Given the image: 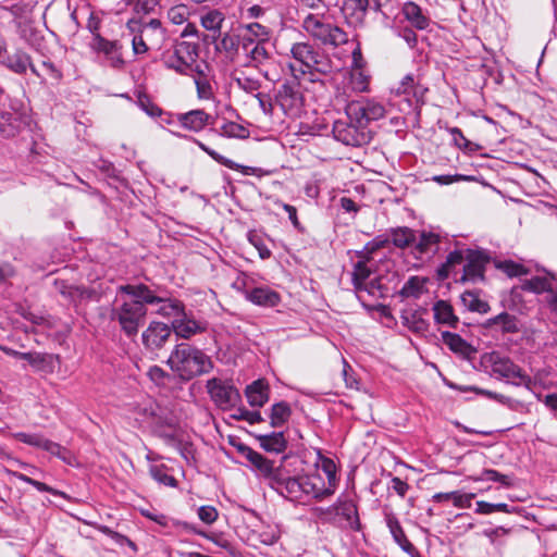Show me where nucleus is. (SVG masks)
<instances>
[{
  "instance_id": "nucleus-1",
  "label": "nucleus",
  "mask_w": 557,
  "mask_h": 557,
  "mask_svg": "<svg viewBox=\"0 0 557 557\" xmlns=\"http://www.w3.org/2000/svg\"><path fill=\"white\" fill-rule=\"evenodd\" d=\"M117 295H126L129 298L123 299L112 308L111 320L119 323L121 331L128 338H135L145 324L147 305H158L165 300L158 292L143 283L120 285Z\"/></svg>"
},
{
  "instance_id": "nucleus-2",
  "label": "nucleus",
  "mask_w": 557,
  "mask_h": 557,
  "mask_svg": "<svg viewBox=\"0 0 557 557\" xmlns=\"http://www.w3.org/2000/svg\"><path fill=\"white\" fill-rule=\"evenodd\" d=\"M341 10L348 25L372 33L393 28L400 12L396 0H344Z\"/></svg>"
},
{
  "instance_id": "nucleus-3",
  "label": "nucleus",
  "mask_w": 557,
  "mask_h": 557,
  "mask_svg": "<svg viewBox=\"0 0 557 557\" xmlns=\"http://www.w3.org/2000/svg\"><path fill=\"white\" fill-rule=\"evenodd\" d=\"M289 51L292 58L299 63V65L288 64L292 76H299L307 79L309 84L324 87L322 76L331 74L333 70L331 58L308 41L292 44Z\"/></svg>"
},
{
  "instance_id": "nucleus-4",
  "label": "nucleus",
  "mask_w": 557,
  "mask_h": 557,
  "mask_svg": "<svg viewBox=\"0 0 557 557\" xmlns=\"http://www.w3.org/2000/svg\"><path fill=\"white\" fill-rule=\"evenodd\" d=\"M270 486L293 502H300L308 496L321 500L333 494L332 490L325 487L324 481L319 474L287 476L282 469Z\"/></svg>"
},
{
  "instance_id": "nucleus-5",
  "label": "nucleus",
  "mask_w": 557,
  "mask_h": 557,
  "mask_svg": "<svg viewBox=\"0 0 557 557\" xmlns=\"http://www.w3.org/2000/svg\"><path fill=\"white\" fill-rule=\"evenodd\" d=\"M166 364L181 380L189 381L196 376L209 373L213 362L201 349L188 343L175 345Z\"/></svg>"
},
{
  "instance_id": "nucleus-6",
  "label": "nucleus",
  "mask_w": 557,
  "mask_h": 557,
  "mask_svg": "<svg viewBox=\"0 0 557 557\" xmlns=\"http://www.w3.org/2000/svg\"><path fill=\"white\" fill-rule=\"evenodd\" d=\"M480 366L485 370L490 369L491 375H495L497 379H505L515 386L522 385L529 391L533 388L534 383L531 376L520 366L515 363L510 357L498 350L482 354Z\"/></svg>"
},
{
  "instance_id": "nucleus-7",
  "label": "nucleus",
  "mask_w": 557,
  "mask_h": 557,
  "mask_svg": "<svg viewBox=\"0 0 557 557\" xmlns=\"http://www.w3.org/2000/svg\"><path fill=\"white\" fill-rule=\"evenodd\" d=\"M242 48L246 53L245 66L256 69L269 82L277 81V61L267 41L243 37Z\"/></svg>"
},
{
  "instance_id": "nucleus-8",
  "label": "nucleus",
  "mask_w": 557,
  "mask_h": 557,
  "mask_svg": "<svg viewBox=\"0 0 557 557\" xmlns=\"http://www.w3.org/2000/svg\"><path fill=\"white\" fill-rule=\"evenodd\" d=\"M302 28L324 46L336 48L348 41L347 33L337 25L326 22L323 15L308 14L302 21Z\"/></svg>"
},
{
  "instance_id": "nucleus-9",
  "label": "nucleus",
  "mask_w": 557,
  "mask_h": 557,
  "mask_svg": "<svg viewBox=\"0 0 557 557\" xmlns=\"http://www.w3.org/2000/svg\"><path fill=\"white\" fill-rule=\"evenodd\" d=\"M308 84L307 79L290 75L281 85L275 96V101L285 114L296 116L300 113L305 106L304 91L308 89Z\"/></svg>"
},
{
  "instance_id": "nucleus-10",
  "label": "nucleus",
  "mask_w": 557,
  "mask_h": 557,
  "mask_svg": "<svg viewBox=\"0 0 557 557\" xmlns=\"http://www.w3.org/2000/svg\"><path fill=\"white\" fill-rule=\"evenodd\" d=\"M198 57L197 40H176L173 45V54L165 60V66L180 75H188Z\"/></svg>"
},
{
  "instance_id": "nucleus-11",
  "label": "nucleus",
  "mask_w": 557,
  "mask_h": 557,
  "mask_svg": "<svg viewBox=\"0 0 557 557\" xmlns=\"http://www.w3.org/2000/svg\"><path fill=\"white\" fill-rule=\"evenodd\" d=\"M206 388L211 400L222 410L235 408L242 397L231 381L212 377L207 381Z\"/></svg>"
},
{
  "instance_id": "nucleus-12",
  "label": "nucleus",
  "mask_w": 557,
  "mask_h": 557,
  "mask_svg": "<svg viewBox=\"0 0 557 557\" xmlns=\"http://www.w3.org/2000/svg\"><path fill=\"white\" fill-rule=\"evenodd\" d=\"M460 283H484L486 281V267L491 262V256L485 250L466 249V261Z\"/></svg>"
},
{
  "instance_id": "nucleus-13",
  "label": "nucleus",
  "mask_w": 557,
  "mask_h": 557,
  "mask_svg": "<svg viewBox=\"0 0 557 557\" xmlns=\"http://www.w3.org/2000/svg\"><path fill=\"white\" fill-rule=\"evenodd\" d=\"M385 113L384 106L371 99L352 101L346 106L348 120L363 125L366 128L370 122L384 117Z\"/></svg>"
},
{
  "instance_id": "nucleus-14",
  "label": "nucleus",
  "mask_w": 557,
  "mask_h": 557,
  "mask_svg": "<svg viewBox=\"0 0 557 557\" xmlns=\"http://www.w3.org/2000/svg\"><path fill=\"white\" fill-rule=\"evenodd\" d=\"M334 138L346 146L361 147L371 140L370 132L356 122L335 121L332 128Z\"/></svg>"
},
{
  "instance_id": "nucleus-15",
  "label": "nucleus",
  "mask_w": 557,
  "mask_h": 557,
  "mask_svg": "<svg viewBox=\"0 0 557 557\" xmlns=\"http://www.w3.org/2000/svg\"><path fill=\"white\" fill-rule=\"evenodd\" d=\"M172 334V326L159 321H151L141 333L144 347L149 351L161 349Z\"/></svg>"
},
{
  "instance_id": "nucleus-16",
  "label": "nucleus",
  "mask_w": 557,
  "mask_h": 557,
  "mask_svg": "<svg viewBox=\"0 0 557 557\" xmlns=\"http://www.w3.org/2000/svg\"><path fill=\"white\" fill-rule=\"evenodd\" d=\"M330 513L344 520L346 525L352 531H361L362 525L360 522L357 504L352 499L344 498L338 499L336 504L327 509Z\"/></svg>"
},
{
  "instance_id": "nucleus-17",
  "label": "nucleus",
  "mask_w": 557,
  "mask_h": 557,
  "mask_svg": "<svg viewBox=\"0 0 557 557\" xmlns=\"http://www.w3.org/2000/svg\"><path fill=\"white\" fill-rule=\"evenodd\" d=\"M29 64L30 57L22 50H16L12 55L8 54L7 41L0 34V65L16 74H25Z\"/></svg>"
},
{
  "instance_id": "nucleus-18",
  "label": "nucleus",
  "mask_w": 557,
  "mask_h": 557,
  "mask_svg": "<svg viewBox=\"0 0 557 557\" xmlns=\"http://www.w3.org/2000/svg\"><path fill=\"white\" fill-rule=\"evenodd\" d=\"M92 47L107 57L112 67L121 69L124 66L125 61L122 58L123 47L117 40H108L99 34H96Z\"/></svg>"
},
{
  "instance_id": "nucleus-19",
  "label": "nucleus",
  "mask_w": 557,
  "mask_h": 557,
  "mask_svg": "<svg viewBox=\"0 0 557 557\" xmlns=\"http://www.w3.org/2000/svg\"><path fill=\"white\" fill-rule=\"evenodd\" d=\"M171 326L172 332L184 339H189L207 330L206 322L195 320L191 315L187 314L186 311L180 318L173 319Z\"/></svg>"
},
{
  "instance_id": "nucleus-20",
  "label": "nucleus",
  "mask_w": 557,
  "mask_h": 557,
  "mask_svg": "<svg viewBox=\"0 0 557 557\" xmlns=\"http://www.w3.org/2000/svg\"><path fill=\"white\" fill-rule=\"evenodd\" d=\"M385 520L395 543L410 557H420L418 548L406 536L397 517L389 512L385 515Z\"/></svg>"
},
{
  "instance_id": "nucleus-21",
  "label": "nucleus",
  "mask_w": 557,
  "mask_h": 557,
  "mask_svg": "<svg viewBox=\"0 0 557 557\" xmlns=\"http://www.w3.org/2000/svg\"><path fill=\"white\" fill-rule=\"evenodd\" d=\"M176 121L184 129L198 133L212 123V116L205 110L197 109L177 114Z\"/></svg>"
},
{
  "instance_id": "nucleus-22",
  "label": "nucleus",
  "mask_w": 557,
  "mask_h": 557,
  "mask_svg": "<svg viewBox=\"0 0 557 557\" xmlns=\"http://www.w3.org/2000/svg\"><path fill=\"white\" fill-rule=\"evenodd\" d=\"M442 339L453 352L468 361L473 360L478 352L476 348L465 341L459 334L446 331L442 333Z\"/></svg>"
},
{
  "instance_id": "nucleus-23",
  "label": "nucleus",
  "mask_w": 557,
  "mask_h": 557,
  "mask_svg": "<svg viewBox=\"0 0 557 557\" xmlns=\"http://www.w3.org/2000/svg\"><path fill=\"white\" fill-rule=\"evenodd\" d=\"M245 296L253 305L269 308L278 306L282 300L281 295L270 287H255L246 290Z\"/></svg>"
},
{
  "instance_id": "nucleus-24",
  "label": "nucleus",
  "mask_w": 557,
  "mask_h": 557,
  "mask_svg": "<svg viewBox=\"0 0 557 557\" xmlns=\"http://www.w3.org/2000/svg\"><path fill=\"white\" fill-rule=\"evenodd\" d=\"M497 326L504 334H516L520 331L519 320L517 317L506 311H503L499 314L487 319L483 323V327L486 330H493Z\"/></svg>"
},
{
  "instance_id": "nucleus-25",
  "label": "nucleus",
  "mask_w": 557,
  "mask_h": 557,
  "mask_svg": "<svg viewBox=\"0 0 557 557\" xmlns=\"http://www.w3.org/2000/svg\"><path fill=\"white\" fill-rule=\"evenodd\" d=\"M240 45L242 41L238 36L226 32L218 38L214 49L223 54L227 61L234 62L238 57Z\"/></svg>"
},
{
  "instance_id": "nucleus-26",
  "label": "nucleus",
  "mask_w": 557,
  "mask_h": 557,
  "mask_svg": "<svg viewBox=\"0 0 557 557\" xmlns=\"http://www.w3.org/2000/svg\"><path fill=\"white\" fill-rule=\"evenodd\" d=\"M246 460L256 471L259 472L261 476L269 481V485H271L281 470V468L274 467V462L272 460L265 458L262 454L256 451L255 449Z\"/></svg>"
},
{
  "instance_id": "nucleus-27",
  "label": "nucleus",
  "mask_w": 557,
  "mask_h": 557,
  "mask_svg": "<svg viewBox=\"0 0 557 557\" xmlns=\"http://www.w3.org/2000/svg\"><path fill=\"white\" fill-rule=\"evenodd\" d=\"M269 385L263 379L249 384L245 389L248 404L251 407H263L269 400Z\"/></svg>"
},
{
  "instance_id": "nucleus-28",
  "label": "nucleus",
  "mask_w": 557,
  "mask_h": 557,
  "mask_svg": "<svg viewBox=\"0 0 557 557\" xmlns=\"http://www.w3.org/2000/svg\"><path fill=\"white\" fill-rule=\"evenodd\" d=\"M262 449L268 453L281 454L287 448V440L283 432H272L270 434L256 435Z\"/></svg>"
},
{
  "instance_id": "nucleus-29",
  "label": "nucleus",
  "mask_w": 557,
  "mask_h": 557,
  "mask_svg": "<svg viewBox=\"0 0 557 557\" xmlns=\"http://www.w3.org/2000/svg\"><path fill=\"white\" fill-rule=\"evenodd\" d=\"M13 437L22 443H25L27 445L42 448L47 451H50L53 455H59L61 447L60 445L46 440L41 435L37 433H25V432H18L13 435Z\"/></svg>"
},
{
  "instance_id": "nucleus-30",
  "label": "nucleus",
  "mask_w": 557,
  "mask_h": 557,
  "mask_svg": "<svg viewBox=\"0 0 557 557\" xmlns=\"http://www.w3.org/2000/svg\"><path fill=\"white\" fill-rule=\"evenodd\" d=\"M197 145L202 151H205L207 154H209L214 161L226 166L230 170L239 171L245 175H253L256 172L255 168L240 165V164L234 162L233 160L224 157L223 154L219 153L216 150L208 147L207 145H205L203 143H201L199 140H197Z\"/></svg>"
},
{
  "instance_id": "nucleus-31",
  "label": "nucleus",
  "mask_w": 557,
  "mask_h": 557,
  "mask_svg": "<svg viewBox=\"0 0 557 557\" xmlns=\"http://www.w3.org/2000/svg\"><path fill=\"white\" fill-rule=\"evenodd\" d=\"M401 12L405 18L417 29H425L430 25V20L422 12V9L412 1L404 3Z\"/></svg>"
},
{
  "instance_id": "nucleus-32",
  "label": "nucleus",
  "mask_w": 557,
  "mask_h": 557,
  "mask_svg": "<svg viewBox=\"0 0 557 557\" xmlns=\"http://www.w3.org/2000/svg\"><path fill=\"white\" fill-rule=\"evenodd\" d=\"M225 21L224 14L219 10H210L206 14L201 15L200 24L208 32L212 33V41H216L221 36L222 25Z\"/></svg>"
},
{
  "instance_id": "nucleus-33",
  "label": "nucleus",
  "mask_w": 557,
  "mask_h": 557,
  "mask_svg": "<svg viewBox=\"0 0 557 557\" xmlns=\"http://www.w3.org/2000/svg\"><path fill=\"white\" fill-rule=\"evenodd\" d=\"M434 319L440 324H446L450 327H457L459 319L454 313L453 306L446 300H438L433 307Z\"/></svg>"
},
{
  "instance_id": "nucleus-34",
  "label": "nucleus",
  "mask_w": 557,
  "mask_h": 557,
  "mask_svg": "<svg viewBox=\"0 0 557 557\" xmlns=\"http://www.w3.org/2000/svg\"><path fill=\"white\" fill-rule=\"evenodd\" d=\"M154 290L158 292L163 298H165L164 301L160 302L162 304V306L157 310L158 314L165 318L176 319L180 318L185 312V306L181 300L171 299L166 295V292L161 288H157Z\"/></svg>"
},
{
  "instance_id": "nucleus-35",
  "label": "nucleus",
  "mask_w": 557,
  "mask_h": 557,
  "mask_svg": "<svg viewBox=\"0 0 557 557\" xmlns=\"http://www.w3.org/2000/svg\"><path fill=\"white\" fill-rule=\"evenodd\" d=\"M389 235V243L399 249H406L416 243V232L407 226L393 227Z\"/></svg>"
},
{
  "instance_id": "nucleus-36",
  "label": "nucleus",
  "mask_w": 557,
  "mask_h": 557,
  "mask_svg": "<svg viewBox=\"0 0 557 557\" xmlns=\"http://www.w3.org/2000/svg\"><path fill=\"white\" fill-rule=\"evenodd\" d=\"M554 280L555 275L553 273H548L546 276H533L522 282L521 289L534 294L550 293Z\"/></svg>"
},
{
  "instance_id": "nucleus-37",
  "label": "nucleus",
  "mask_w": 557,
  "mask_h": 557,
  "mask_svg": "<svg viewBox=\"0 0 557 557\" xmlns=\"http://www.w3.org/2000/svg\"><path fill=\"white\" fill-rule=\"evenodd\" d=\"M30 71L41 79H54L59 81L61 78L60 70L50 61V59L45 54L40 60L39 64H35L30 61L28 65Z\"/></svg>"
},
{
  "instance_id": "nucleus-38",
  "label": "nucleus",
  "mask_w": 557,
  "mask_h": 557,
  "mask_svg": "<svg viewBox=\"0 0 557 557\" xmlns=\"http://www.w3.org/2000/svg\"><path fill=\"white\" fill-rule=\"evenodd\" d=\"M475 497L474 493L461 494L458 491H453L448 493H436L433 495V500L435 503H443L451 500L454 506L457 508H470L471 500Z\"/></svg>"
},
{
  "instance_id": "nucleus-39",
  "label": "nucleus",
  "mask_w": 557,
  "mask_h": 557,
  "mask_svg": "<svg viewBox=\"0 0 557 557\" xmlns=\"http://www.w3.org/2000/svg\"><path fill=\"white\" fill-rule=\"evenodd\" d=\"M463 261H466V251L454 250L449 252L446 257V261L436 270L437 280L445 281L448 278L451 270Z\"/></svg>"
},
{
  "instance_id": "nucleus-40",
  "label": "nucleus",
  "mask_w": 557,
  "mask_h": 557,
  "mask_svg": "<svg viewBox=\"0 0 557 557\" xmlns=\"http://www.w3.org/2000/svg\"><path fill=\"white\" fill-rule=\"evenodd\" d=\"M292 416L290 405L284 400L278 401L271 407L270 411V425L272 428H280L284 425Z\"/></svg>"
},
{
  "instance_id": "nucleus-41",
  "label": "nucleus",
  "mask_w": 557,
  "mask_h": 557,
  "mask_svg": "<svg viewBox=\"0 0 557 557\" xmlns=\"http://www.w3.org/2000/svg\"><path fill=\"white\" fill-rule=\"evenodd\" d=\"M140 32L146 34V38L151 42L152 46H157V49H160L161 42L165 35L160 20H150L148 23L141 26Z\"/></svg>"
},
{
  "instance_id": "nucleus-42",
  "label": "nucleus",
  "mask_w": 557,
  "mask_h": 557,
  "mask_svg": "<svg viewBox=\"0 0 557 557\" xmlns=\"http://www.w3.org/2000/svg\"><path fill=\"white\" fill-rule=\"evenodd\" d=\"M461 301L463 306L472 311L479 313H487L491 310V307L487 301L482 300L479 297L478 292L466 290L461 294Z\"/></svg>"
},
{
  "instance_id": "nucleus-43",
  "label": "nucleus",
  "mask_w": 557,
  "mask_h": 557,
  "mask_svg": "<svg viewBox=\"0 0 557 557\" xmlns=\"http://www.w3.org/2000/svg\"><path fill=\"white\" fill-rule=\"evenodd\" d=\"M426 283L425 277L417 275L410 276L399 290L401 298H419L423 293L424 284Z\"/></svg>"
},
{
  "instance_id": "nucleus-44",
  "label": "nucleus",
  "mask_w": 557,
  "mask_h": 557,
  "mask_svg": "<svg viewBox=\"0 0 557 557\" xmlns=\"http://www.w3.org/2000/svg\"><path fill=\"white\" fill-rule=\"evenodd\" d=\"M441 242V236L433 232L423 231L420 234L419 242L416 244L414 249L420 253L435 252Z\"/></svg>"
},
{
  "instance_id": "nucleus-45",
  "label": "nucleus",
  "mask_w": 557,
  "mask_h": 557,
  "mask_svg": "<svg viewBox=\"0 0 557 557\" xmlns=\"http://www.w3.org/2000/svg\"><path fill=\"white\" fill-rule=\"evenodd\" d=\"M372 270L364 262H356L351 271V283L357 293H360L363 284L371 276Z\"/></svg>"
},
{
  "instance_id": "nucleus-46",
  "label": "nucleus",
  "mask_w": 557,
  "mask_h": 557,
  "mask_svg": "<svg viewBox=\"0 0 557 557\" xmlns=\"http://www.w3.org/2000/svg\"><path fill=\"white\" fill-rule=\"evenodd\" d=\"M129 411L137 422L146 423L152 421L156 416V407L152 403L149 404H134L131 406Z\"/></svg>"
},
{
  "instance_id": "nucleus-47",
  "label": "nucleus",
  "mask_w": 557,
  "mask_h": 557,
  "mask_svg": "<svg viewBox=\"0 0 557 557\" xmlns=\"http://www.w3.org/2000/svg\"><path fill=\"white\" fill-rule=\"evenodd\" d=\"M22 37L28 42V45L39 52L41 57H45L47 52V45L44 37L29 26L22 29Z\"/></svg>"
},
{
  "instance_id": "nucleus-48",
  "label": "nucleus",
  "mask_w": 557,
  "mask_h": 557,
  "mask_svg": "<svg viewBox=\"0 0 557 557\" xmlns=\"http://www.w3.org/2000/svg\"><path fill=\"white\" fill-rule=\"evenodd\" d=\"M149 473L158 483L170 487H176L177 480L168 474V467L165 465H154L149 467Z\"/></svg>"
},
{
  "instance_id": "nucleus-49",
  "label": "nucleus",
  "mask_w": 557,
  "mask_h": 557,
  "mask_svg": "<svg viewBox=\"0 0 557 557\" xmlns=\"http://www.w3.org/2000/svg\"><path fill=\"white\" fill-rule=\"evenodd\" d=\"M220 134L227 138L246 139L250 133L244 125L230 121L221 126Z\"/></svg>"
},
{
  "instance_id": "nucleus-50",
  "label": "nucleus",
  "mask_w": 557,
  "mask_h": 557,
  "mask_svg": "<svg viewBox=\"0 0 557 557\" xmlns=\"http://www.w3.org/2000/svg\"><path fill=\"white\" fill-rule=\"evenodd\" d=\"M196 86L197 98L200 101H211L215 98L214 78L201 79L194 82Z\"/></svg>"
},
{
  "instance_id": "nucleus-51",
  "label": "nucleus",
  "mask_w": 557,
  "mask_h": 557,
  "mask_svg": "<svg viewBox=\"0 0 557 557\" xmlns=\"http://www.w3.org/2000/svg\"><path fill=\"white\" fill-rule=\"evenodd\" d=\"M495 267L509 277H519L529 273L528 268L512 260L497 261Z\"/></svg>"
},
{
  "instance_id": "nucleus-52",
  "label": "nucleus",
  "mask_w": 557,
  "mask_h": 557,
  "mask_svg": "<svg viewBox=\"0 0 557 557\" xmlns=\"http://www.w3.org/2000/svg\"><path fill=\"white\" fill-rule=\"evenodd\" d=\"M137 103L151 117H158L162 114V109L145 92L138 94Z\"/></svg>"
},
{
  "instance_id": "nucleus-53",
  "label": "nucleus",
  "mask_w": 557,
  "mask_h": 557,
  "mask_svg": "<svg viewBox=\"0 0 557 557\" xmlns=\"http://www.w3.org/2000/svg\"><path fill=\"white\" fill-rule=\"evenodd\" d=\"M232 418L236 421H246L249 424H256L264 421L260 411H249L245 407L237 408L236 412L232 414Z\"/></svg>"
},
{
  "instance_id": "nucleus-54",
  "label": "nucleus",
  "mask_w": 557,
  "mask_h": 557,
  "mask_svg": "<svg viewBox=\"0 0 557 557\" xmlns=\"http://www.w3.org/2000/svg\"><path fill=\"white\" fill-rule=\"evenodd\" d=\"M22 359L26 360L35 370H46L49 366V356L41 352H24Z\"/></svg>"
},
{
  "instance_id": "nucleus-55",
  "label": "nucleus",
  "mask_w": 557,
  "mask_h": 557,
  "mask_svg": "<svg viewBox=\"0 0 557 557\" xmlns=\"http://www.w3.org/2000/svg\"><path fill=\"white\" fill-rule=\"evenodd\" d=\"M189 11L185 4L174 5L168 11V18L174 25H181L188 18Z\"/></svg>"
},
{
  "instance_id": "nucleus-56",
  "label": "nucleus",
  "mask_w": 557,
  "mask_h": 557,
  "mask_svg": "<svg viewBox=\"0 0 557 557\" xmlns=\"http://www.w3.org/2000/svg\"><path fill=\"white\" fill-rule=\"evenodd\" d=\"M189 72L193 73L191 77L194 82L214 78L213 70L207 62L195 63L189 70Z\"/></svg>"
},
{
  "instance_id": "nucleus-57",
  "label": "nucleus",
  "mask_w": 557,
  "mask_h": 557,
  "mask_svg": "<svg viewBox=\"0 0 557 557\" xmlns=\"http://www.w3.org/2000/svg\"><path fill=\"white\" fill-rule=\"evenodd\" d=\"M449 133L453 136V140L455 141L456 146H458L460 149L469 150V151H475L479 149L478 145L472 144L470 140H468L462 131L458 127H451L449 129Z\"/></svg>"
},
{
  "instance_id": "nucleus-58",
  "label": "nucleus",
  "mask_w": 557,
  "mask_h": 557,
  "mask_svg": "<svg viewBox=\"0 0 557 557\" xmlns=\"http://www.w3.org/2000/svg\"><path fill=\"white\" fill-rule=\"evenodd\" d=\"M132 47L135 54H144L150 48H157V46L151 45V42L146 38V34H143V32H139L138 35L134 36Z\"/></svg>"
},
{
  "instance_id": "nucleus-59",
  "label": "nucleus",
  "mask_w": 557,
  "mask_h": 557,
  "mask_svg": "<svg viewBox=\"0 0 557 557\" xmlns=\"http://www.w3.org/2000/svg\"><path fill=\"white\" fill-rule=\"evenodd\" d=\"M248 35L245 37H251L255 40H268L269 29L260 23H250L246 26Z\"/></svg>"
},
{
  "instance_id": "nucleus-60",
  "label": "nucleus",
  "mask_w": 557,
  "mask_h": 557,
  "mask_svg": "<svg viewBox=\"0 0 557 557\" xmlns=\"http://www.w3.org/2000/svg\"><path fill=\"white\" fill-rule=\"evenodd\" d=\"M361 292L368 293L370 296L382 298L384 296V287L381 277H374L363 284Z\"/></svg>"
},
{
  "instance_id": "nucleus-61",
  "label": "nucleus",
  "mask_w": 557,
  "mask_h": 557,
  "mask_svg": "<svg viewBox=\"0 0 557 557\" xmlns=\"http://www.w3.org/2000/svg\"><path fill=\"white\" fill-rule=\"evenodd\" d=\"M485 479L493 482H499L504 486H511V478L507 474H503L494 469H485L482 472L481 480Z\"/></svg>"
},
{
  "instance_id": "nucleus-62",
  "label": "nucleus",
  "mask_w": 557,
  "mask_h": 557,
  "mask_svg": "<svg viewBox=\"0 0 557 557\" xmlns=\"http://www.w3.org/2000/svg\"><path fill=\"white\" fill-rule=\"evenodd\" d=\"M219 512L213 506H201L198 509V518L207 523L212 524L218 519Z\"/></svg>"
},
{
  "instance_id": "nucleus-63",
  "label": "nucleus",
  "mask_w": 557,
  "mask_h": 557,
  "mask_svg": "<svg viewBox=\"0 0 557 557\" xmlns=\"http://www.w3.org/2000/svg\"><path fill=\"white\" fill-rule=\"evenodd\" d=\"M248 239L250 244L258 250L259 257L262 260L269 259L271 257V250L267 247V245L259 236L251 234L249 235Z\"/></svg>"
},
{
  "instance_id": "nucleus-64",
  "label": "nucleus",
  "mask_w": 557,
  "mask_h": 557,
  "mask_svg": "<svg viewBox=\"0 0 557 557\" xmlns=\"http://www.w3.org/2000/svg\"><path fill=\"white\" fill-rule=\"evenodd\" d=\"M418 82L414 81V76L412 74H407L403 77L399 85L395 89L397 95H409L414 88Z\"/></svg>"
}]
</instances>
